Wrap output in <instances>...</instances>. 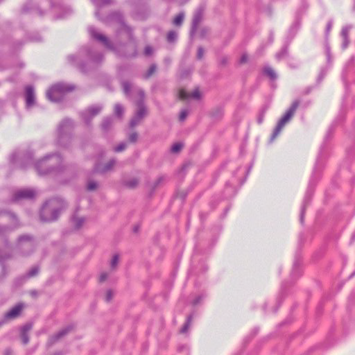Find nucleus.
Segmentation results:
<instances>
[{
	"mask_svg": "<svg viewBox=\"0 0 355 355\" xmlns=\"http://www.w3.org/2000/svg\"><path fill=\"white\" fill-rule=\"evenodd\" d=\"M332 26H333V20L332 19H330L327 24V26H326V30H325V34H326V36H327V35L329 34V33L330 32L331 28H332Z\"/></svg>",
	"mask_w": 355,
	"mask_h": 355,
	"instance_id": "obj_56",
	"label": "nucleus"
},
{
	"mask_svg": "<svg viewBox=\"0 0 355 355\" xmlns=\"http://www.w3.org/2000/svg\"><path fill=\"white\" fill-rule=\"evenodd\" d=\"M40 219L41 221L44 222V202H43L40 207Z\"/></svg>",
	"mask_w": 355,
	"mask_h": 355,
	"instance_id": "obj_52",
	"label": "nucleus"
},
{
	"mask_svg": "<svg viewBox=\"0 0 355 355\" xmlns=\"http://www.w3.org/2000/svg\"><path fill=\"white\" fill-rule=\"evenodd\" d=\"M118 262H119V256L117 254H115L113 256L112 260H111V267L112 268H114L117 264H118Z\"/></svg>",
	"mask_w": 355,
	"mask_h": 355,
	"instance_id": "obj_51",
	"label": "nucleus"
},
{
	"mask_svg": "<svg viewBox=\"0 0 355 355\" xmlns=\"http://www.w3.org/2000/svg\"><path fill=\"white\" fill-rule=\"evenodd\" d=\"M184 19V12H180L176 17L174 18L173 21V24L176 26H180Z\"/></svg>",
	"mask_w": 355,
	"mask_h": 355,
	"instance_id": "obj_36",
	"label": "nucleus"
},
{
	"mask_svg": "<svg viewBox=\"0 0 355 355\" xmlns=\"http://www.w3.org/2000/svg\"><path fill=\"white\" fill-rule=\"evenodd\" d=\"M35 150L31 148H17L8 156V167L11 171L26 170L33 165L39 175L44 174V158L33 162Z\"/></svg>",
	"mask_w": 355,
	"mask_h": 355,
	"instance_id": "obj_4",
	"label": "nucleus"
},
{
	"mask_svg": "<svg viewBox=\"0 0 355 355\" xmlns=\"http://www.w3.org/2000/svg\"><path fill=\"white\" fill-rule=\"evenodd\" d=\"M248 57L246 53H243L240 60H239V64H244L248 61Z\"/></svg>",
	"mask_w": 355,
	"mask_h": 355,
	"instance_id": "obj_59",
	"label": "nucleus"
},
{
	"mask_svg": "<svg viewBox=\"0 0 355 355\" xmlns=\"http://www.w3.org/2000/svg\"><path fill=\"white\" fill-rule=\"evenodd\" d=\"M166 40L168 43H174L178 40V33L175 31H170L167 33Z\"/></svg>",
	"mask_w": 355,
	"mask_h": 355,
	"instance_id": "obj_37",
	"label": "nucleus"
},
{
	"mask_svg": "<svg viewBox=\"0 0 355 355\" xmlns=\"http://www.w3.org/2000/svg\"><path fill=\"white\" fill-rule=\"evenodd\" d=\"M75 89L76 86L73 84L59 82L49 89L46 96L51 101L60 103L63 101L67 93L72 92Z\"/></svg>",
	"mask_w": 355,
	"mask_h": 355,
	"instance_id": "obj_7",
	"label": "nucleus"
},
{
	"mask_svg": "<svg viewBox=\"0 0 355 355\" xmlns=\"http://www.w3.org/2000/svg\"><path fill=\"white\" fill-rule=\"evenodd\" d=\"M35 238L31 234L20 235L16 244V252L22 257H28L33 253L37 246Z\"/></svg>",
	"mask_w": 355,
	"mask_h": 355,
	"instance_id": "obj_8",
	"label": "nucleus"
},
{
	"mask_svg": "<svg viewBox=\"0 0 355 355\" xmlns=\"http://www.w3.org/2000/svg\"><path fill=\"white\" fill-rule=\"evenodd\" d=\"M76 122L69 117H65L58 124L56 128V144L62 148H69L74 139Z\"/></svg>",
	"mask_w": 355,
	"mask_h": 355,
	"instance_id": "obj_6",
	"label": "nucleus"
},
{
	"mask_svg": "<svg viewBox=\"0 0 355 355\" xmlns=\"http://www.w3.org/2000/svg\"><path fill=\"white\" fill-rule=\"evenodd\" d=\"M266 107H263L259 114V116H258V118H257V123L259 124H261L262 123L263 121V118H264V115H265V113H266Z\"/></svg>",
	"mask_w": 355,
	"mask_h": 355,
	"instance_id": "obj_47",
	"label": "nucleus"
},
{
	"mask_svg": "<svg viewBox=\"0 0 355 355\" xmlns=\"http://www.w3.org/2000/svg\"><path fill=\"white\" fill-rule=\"evenodd\" d=\"M223 115V108L222 107H217L212 112V116L216 119H220Z\"/></svg>",
	"mask_w": 355,
	"mask_h": 355,
	"instance_id": "obj_39",
	"label": "nucleus"
},
{
	"mask_svg": "<svg viewBox=\"0 0 355 355\" xmlns=\"http://www.w3.org/2000/svg\"><path fill=\"white\" fill-rule=\"evenodd\" d=\"M331 69V67H328V66H323L320 68V73L316 79V83L318 85L320 84L324 77L327 76L328 71Z\"/></svg>",
	"mask_w": 355,
	"mask_h": 355,
	"instance_id": "obj_29",
	"label": "nucleus"
},
{
	"mask_svg": "<svg viewBox=\"0 0 355 355\" xmlns=\"http://www.w3.org/2000/svg\"><path fill=\"white\" fill-rule=\"evenodd\" d=\"M290 44V42L284 41L283 46L282 47L281 50L279 52H277L275 55V58L277 60H281L282 59L289 57L288 47Z\"/></svg>",
	"mask_w": 355,
	"mask_h": 355,
	"instance_id": "obj_26",
	"label": "nucleus"
},
{
	"mask_svg": "<svg viewBox=\"0 0 355 355\" xmlns=\"http://www.w3.org/2000/svg\"><path fill=\"white\" fill-rule=\"evenodd\" d=\"M325 54H326V66L328 67H332L333 65V58L331 53L330 46L328 44H325Z\"/></svg>",
	"mask_w": 355,
	"mask_h": 355,
	"instance_id": "obj_33",
	"label": "nucleus"
},
{
	"mask_svg": "<svg viewBox=\"0 0 355 355\" xmlns=\"http://www.w3.org/2000/svg\"><path fill=\"white\" fill-rule=\"evenodd\" d=\"M343 41L342 43V48L343 49H345L348 46L349 41V38H343Z\"/></svg>",
	"mask_w": 355,
	"mask_h": 355,
	"instance_id": "obj_62",
	"label": "nucleus"
},
{
	"mask_svg": "<svg viewBox=\"0 0 355 355\" xmlns=\"http://www.w3.org/2000/svg\"><path fill=\"white\" fill-rule=\"evenodd\" d=\"M156 69H157L156 64H152L150 66L149 69H148L146 73L144 75V78L146 79L150 78L153 74V73L155 71Z\"/></svg>",
	"mask_w": 355,
	"mask_h": 355,
	"instance_id": "obj_43",
	"label": "nucleus"
},
{
	"mask_svg": "<svg viewBox=\"0 0 355 355\" xmlns=\"http://www.w3.org/2000/svg\"><path fill=\"white\" fill-rule=\"evenodd\" d=\"M114 117L107 116L102 121L101 128L103 131H108L113 123Z\"/></svg>",
	"mask_w": 355,
	"mask_h": 355,
	"instance_id": "obj_31",
	"label": "nucleus"
},
{
	"mask_svg": "<svg viewBox=\"0 0 355 355\" xmlns=\"http://www.w3.org/2000/svg\"><path fill=\"white\" fill-rule=\"evenodd\" d=\"M87 187L89 191H93L97 188V184L96 182L92 181L87 184Z\"/></svg>",
	"mask_w": 355,
	"mask_h": 355,
	"instance_id": "obj_55",
	"label": "nucleus"
},
{
	"mask_svg": "<svg viewBox=\"0 0 355 355\" xmlns=\"http://www.w3.org/2000/svg\"><path fill=\"white\" fill-rule=\"evenodd\" d=\"M46 175L51 172L60 173L64 170L63 158L60 153L46 155Z\"/></svg>",
	"mask_w": 355,
	"mask_h": 355,
	"instance_id": "obj_14",
	"label": "nucleus"
},
{
	"mask_svg": "<svg viewBox=\"0 0 355 355\" xmlns=\"http://www.w3.org/2000/svg\"><path fill=\"white\" fill-rule=\"evenodd\" d=\"M51 3V12L53 19H59L67 17L73 12L71 6L65 4L61 0H49Z\"/></svg>",
	"mask_w": 355,
	"mask_h": 355,
	"instance_id": "obj_13",
	"label": "nucleus"
},
{
	"mask_svg": "<svg viewBox=\"0 0 355 355\" xmlns=\"http://www.w3.org/2000/svg\"><path fill=\"white\" fill-rule=\"evenodd\" d=\"M126 148V143L125 142H121L115 147H114L113 150L115 153H119L125 150Z\"/></svg>",
	"mask_w": 355,
	"mask_h": 355,
	"instance_id": "obj_45",
	"label": "nucleus"
},
{
	"mask_svg": "<svg viewBox=\"0 0 355 355\" xmlns=\"http://www.w3.org/2000/svg\"><path fill=\"white\" fill-rule=\"evenodd\" d=\"M87 116V119L88 120H87L83 116H80L81 119L84 121L85 125H87V126H89L90 123H91V121H92L93 118H92V116H91V114H88Z\"/></svg>",
	"mask_w": 355,
	"mask_h": 355,
	"instance_id": "obj_53",
	"label": "nucleus"
},
{
	"mask_svg": "<svg viewBox=\"0 0 355 355\" xmlns=\"http://www.w3.org/2000/svg\"><path fill=\"white\" fill-rule=\"evenodd\" d=\"M134 91L137 94L139 98L136 101L137 110L130 121L131 128L136 126L147 114V108L144 103V91L140 88H134Z\"/></svg>",
	"mask_w": 355,
	"mask_h": 355,
	"instance_id": "obj_10",
	"label": "nucleus"
},
{
	"mask_svg": "<svg viewBox=\"0 0 355 355\" xmlns=\"http://www.w3.org/2000/svg\"><path fill=\"white\" fill-rule=\"evenodd\" d=\"M182 147H183V144L182 143H180V142L175 143L172 145V146L171 148V151L173 153H178L181 150Z\"/></svg>",
	"mask_w": 355,
	"mask_h": 355,
	"instance_id": "obj_42",
	"label": "nucleus"
},
{
	"mask_svg": "<svg viewBox=\"0 0 355 355\" xmlns=\"http://www.w3.org/2000/svg\"><path fill=\"white\" fill-rule=\"evenodd\" d=\"M300 104V101L298 100H295L293 102L289 108L286 110L285 114L282 116V118L278 121L276 127L275 128L270 137L269 141L272 143L276 137L280 134L282 130L284 127L286 123H288L293 116L294 115L296 110L297 109Z\"/></svg>",
	"mask_w": 355,
	"mask_h": 355,
	"instance_id": "obj_11",
	"label": "nucleus"
},
{
	"mask_svg": "<svg viewBox=\"0 0 355 355\" xmlns=\"http://www.w3.org/2000/svg\"><path fill=\"white\" fill-rule=\"evenodd\" d=\"M23 308L24 304L22 303L17 304L10 311L4 313L3 318L1 320L3 322V324H5L9 320L17 318L20 315Z\"/></svg>",
	"mask_w": 355,
	"mask_h": 355,
	"instance_id": "obj_19",
	"label": "nucleus"
},
{
	"mask_svg": "<svg viewBox=\"0 0 355 355\" xmlns=\"http://www.w3.org/2000/svg\"><path fill=\"white\" fill-rule=\"evenodd\" d=\"M227 62H228V58L226 56H224L220 59L219 63L221 66H225L227 63Z\"/></svg>",
	"mask_w": 355,
	"mask_h": 355,
	"instance_id": "obj_61",
	"label": "nucleus"
},
{
	"mask_svg": "<svg viewBox=\"0 0 355 355\" xmlns=\"http://www.w3.org/2000/svg\"><path fill=\"white\" fill-rule=\"evenodd\" d=\"M67 207V202L61 198H53L46 202V212L48 211V216L46 215V222L56 220Z\"/></svg>",
	"mask_w": 355,
	"mask_h": 355,
	"instance_id": "obj_9",
	"label": "nucleus"
},
{
	"mask_svg": "<svg viewBox=\"0 0 355 355\" xmlns=\"http://www.w3.org/2000/svg\"><path fill=\"white\" fill-rule=\"evenodd\" d=\"M352 28L351 26H346L342 28L341 36L343 38H349L348 35L349 30Z\"/></svg>",
	"mask_w": 355,
	"mask_h": 355,
	"instance_id": "obj_46",
	"label": "nucleus"
},
{
	"mask_svg": "<svg viewBox=\"0 0 355 355\" xmlns=\"http://www.w3.org/2000/svg\"><path fill=\"white\" fill-rule=\"evenodd\" d=\"M30 295L33 297H37L38 295V291H36V290H32L30 291Z\"/></svg>",
	"mask_w": 355,
	"mask_h": 355,
	"instance_id": "obj_63",
	"label": "nucleus"
},
{
	"mask_svg": "<svg viewBox=\"0 0 355 355\" xmlns=\"http://www.w3.org/2000/svg\"><path fill=\"white\" fill-rule=\"evenodd\" d=\"M73 325H68L64 329H61L58 334L51 337L49 340V345H52L54 342L58 340V339L62 338L64 336L67 334L69 331L73 329Z\"/></svg>",
	"mask_w": 355,
	"mask_h": 355,
	"instance_id": "obj_27",
	"label": "nucleus"
},
{
	"mask_svg": "<svg viewBox=\"0 0 355 355\" xmlns=\"http://www.w3.org/2000/svg\"><path fill=\"white\" fill-rule=\"evenodd\" d=\"M135 17L140 20L146 19L150 15L148 4L143 0H131Z\"/></svg>",
	"mask_w": 355,
	"mask_h": 355,
	"instance_id": "obj_16",
	"label": "nucleus"
},
{
	"mask_svg": "<svg viewBox=\"0 0 355 355\" xmlns=\"http://www.w3.org/2000/svg\"><path fill=\"white\" fill-rule=\"evenodd\" d=\"M202 18V10L198 9L193 15L192 19V24L190 30L191 35H193L198 29V25L200 23Z\"/></svg>",
	"mask_w": 355,
	"mask_h": 355,
	"instance_id": "obj_25",
	"label": "nucleus"
},
{
	"mask_svg": "<svg viewBox=\"0 0 355 355\" xmlns=\"http://www.w3.org/2000/svg\"><path fill=\"white\" fill-rule=\"evenodd\" d=\"M347 158L340 166L338 169V175H348L347 172L349 171V159L355 155V150L353 148H350L347 150Z\"/></svg>",
	"mask_w": 355,
	"mask_h": 355,
	"instance_id": "obj_20",
	"label": "nucleus"
},
{
	"mask_svg": "<svg viewBox=\"0 0 355 355\" xmlns=\"http://www.w3.org/2000/svg\"><path fill=\"white\" fill-rule=\"evenodd\" d=\"M22 12L26 13L29 11L37 12L40 15H42V10L40 8L39 3L35 0H28V2L23 6Z\"/></svg>",
	"mask_w": 355,
	"mask_h": 355,
	"instance_id": "obj_24",
	"label": "nucleus"
},
{
	"mask_svg": "<svg viewBox=\"0 0 355 355\" xmlns=\"http://www.w3.org/2000/svg\"><path fill=\"white\" fill-rule=\"evenodd\" d=\"M138 184V179H129L128 181L124 182V184L129 189L135 188Z\"/></svg>",
	"mask_w": 355,
	"mask_h": 355,
	"instance_id": "obj_40",
	"label": "nucleus"
},
{
	"mask_svg": "<svg viewBox=\"0 0 355 355\" xmlns=\"http://www.w3.org/2000/svg\"><path fill=\"white\" fill-rule=\"evenodd\" d=\"M192 318H193V314H191L187 317L185 324L180 329V333L185 334L187 332V331L191 325Z\"/></svg>",
	"mask_w": 355,
	"mask_h": 355,
	"instance_id": "obj_38",
	"label": "nucleus"
},
{
	"mask_svg": "<svg viewBox=\"0 0 355 355\" xmlns=\"http://www.w3.org/2000/svg\"><path fill=\"white\" fill-rule=\"evenodd\" d=\"M71 65L77 67L81 72L87 73L98 67L103 61L104 55L91 45L80 47L76 54L67 57Z\"/></svg>",
	"mask_w": 355,
	"mask_h": 355,
	"instance_id": "obj_3",
	"label": "nucleus"
},
{
	"mask_svg": "<svg viewBox=\"0 0 355 355\" xmlns=\"http://www.w3.org/2000/svg\"><path fill=\"white\" fill-rule=\"evenodd\" d=\"M40 266L36 265L33 266L25 274L17 277L15 279V284L16 286H19L26 282L29 279L36 277L40 272Z\"/></svg>",
	"mask_w": 355,
	"mask_h": 355,
	"instance_id": "obj_18",
	"label": "nucleus"
},
{
	"mask_svg": "<svg viewBox=\"0 0 355 355\" xmlns=\"http://www.w3.org/2000/svg\"><path fill=\"white\" fill-rule=\"evenodd\" d=\"M121 85L123 87V90L124 94L130 97L132 90V85L130 82L128 80H123L121 82Z\"/></svg>",
	"mask_w": 355,
	"mask_h": 355,
	"instance_id": "obj_32",
	"label": "nucleus"
},
{
	"mask_svg": "<svg viewBox=\"0 0 355 355\" xmlns=\"http://www.w3.org/2000/svg\"><path fill=\"white\" fill-rule=\"evenodd\" d=\"M2 216H8L14 222L18 221L17 215L10 211H0V217ZM11 230L10 227L0 226V282L8 275L5 261L12 257L11 245L6 236V232Z\"/></svg>",
	"mask_w": 355,
	"mask_h": 355,
	"instance_id": "obj_5",
	"label": "nucleus"
},
{
	"mask_svg": "<svg viewBox=\"0 0 355 355\" xmlns=\"http://www.w3.org/2000/svg\"><path fill=\"white\" fill-rule=\"evenodd\" d=\"M24 99L25 101V110L28 112H34L42 110V107L38 103L35 87L32 85L24 87Z\"/></svg>",
	"mask_w": 355,
	"mask_h": 355,
	"instance_id": "obj_12",
	"label": "nucleus"
},
{
	"mask_svg": "<svg viewBox=\"0 0 355 355\" xmlns=\"http://www.w3.org/2000/svg\"><path fill=\"white\" fill-rule=\"evenodd\" d=\"M310 198H311V194L308 192V193H306V196L304 197V201H303V205H302V209H301L300 222L302 223H303V220H304L305 207L309 204V202L310 201Z\"/></svg>",
	"mask_w": 355,
	"mask_h": 355,
	"instance_id": "obj_35",
	"label": "nucleus"
},
{
	"mask_svg": "<svg viewBox=\"0 0 355 355\" xmlns=\"http://www.w3.org/2000/svg\"><path fill=\"white\" fill-rule=\"evenodd\" d=\"M188 114L189 112L187 110H182L180 113L179 120L180 121H184L186 119Z\"/></svg>",
	"mask_w": 355,
	"mask_h": 355,
	"instance_id": "obj_49",
	"label": "nucleus"
},
{
	"mask_svg": "<svg viewBox=\"0 0 355 355\" xmlns=\"http://www.w3.org/2000/svg\"><path fill=\"white\" fill-rule=\"evenodd\" d=\"M200 96H201V94H200V92H199L198 89H195L192 93H191V97L195 98V99H200Z\"/></svg>",
	"mask_w": 355,
	"mask_h": 355,
	"instance_id": "obj_57",
	"label": "nucleus"
},
{
	"mask_svg": "<svg viewBox=\"0 0 355 355\" xmlns=\"http://www.w3.org/2000/svg\"><path fill=\"white\" fill-rule=\"evenodd\" d=\"M263 73L267 76L271 80H275L277 78V73L270 66H266L263 67Z\"/></svg>",
	"mask_w": 355,
	"mask_h": 355,
	"instance_id": "obj_30",
	"label": "nucleus"
},
{
	"mask_svg": "<svg viewBox=\"0 0 355 355\" xmlns=\"http://www.w3.org/2000/svg\"><path fill=\"white\" fill-rule=\"evenodd\" d=\"M91 1L96 7L95 15L96 18L105 24L111 22L120 24L121 28L116 31V36H119L121 31H123L127 34L128 41L125 43L118 42L114 43L92 25L87 27V31L90 38L101 43L107 49L112 51L119 57L123 58H135L137 55V41L134 36L133 28L126 24L122 13L119 11H114L110 12L106 17H103L101 15V9L104 6L112 4L114 1L91 0Z\"/></svg>",
	"mask_w": 355,
	"mask_h": 355,
	"instance_id": "obj_1",
	"label": "nucleus"
},
{
	"mask_svg": "<svg viewBox=\"0 0 355 355\" xmlns=\"http://www.w3.org/2000/svg\"><path fill=\"white\" fill-rule=\"evenodd\" d=\"M303 14V11L299 9L296 12V16L294 22L288 29L287 35L284 41L291 43L293 38L295 37L297 31H299L301 25V16Z\"/></svg>",
	"mask_w": 355,
	"mask_h": 355,
	"instance_id": "obj_17",
	"label": "nucleus"
},
{
	"mask_svg": "<svg viewBox=\"0 0 355 355\" xmlns=\"http://www.w3.org/2000/svg\"><path fill=\"white\" fill-rule=\"evenodd\" d=\"M103 110V105L101 104H94L89 106L87 109L79 112L80 116H83L84 118L87 119V114H91V116L94 118L98 115Z\"/></svg>",
	"mask_w": 355,
	"mask_h": 355,
	"instance_id": "obj_22",
	"label": "nucleus"
},
{
	"mask_svg": "<svg viewBox=\"0 0 355 355\" xmlns=\"http://www.w3.org/2000/svg\"><path fill=\"white\" fill-rule=\"evenodd\" d=\"M33 328V323L27 322L20 327V338L24 345H26L29 342L28 333Z\"/></svg>",
	"mask_w": 355,
	"mask_h": 355,
	"instance_id": "obj_23",
	"label": "nucleus"
},
{
	"mask_svg": "<svg viewBox=\"0 0 355 355\" xmlns=\"http://www.w3.org/2000/svg\"><path fill=\"white\" fill-rule=\"evenodd\" d=\"M354 64V58L352 57L349 61L345 64L342 71V80L345 87V94L343 99L342 109L339 112L338 116L333 121L329 126L322 143L319 152L316 158V161L312 172V178H319L323 173L325 168L327 161L330 156V147L329 141L333 137V134L336 127L343 123L345 119V112L347 107V101H354L353 97H350L347 93V71L349 69L352 68Z\"/></svg>",
	"mask_w": 355,
	"mask_h": 355,
	"instance_id": "obj_2",
	"label": "nucleus"
},
{
	"mask_svg": "<svg viewBox=\"0 0 355 355\" xmlns=\"http://www.w3.org/2000/svg\"><path fill=\"white\" fill-rule=\"evenodd\" d=\"M153 52V49L150 46H146L144 49V55L146 56H150Z\"/></svg>",
	"mask_w": 355,
	"mask_h": 355,
	"instance_id": "obj_54",
	"label": "nucleus"
},
{
	"mask_svg": "<svg viewBox=\"0 0 355 355\" xmlns=\"http://www.w3.org/2000/svg\"><path fill=\"white\" fill-rule=\"evenodd\" d=\"M164 62L166 65H169L171 62V60L169 57H166L164 60Z\"/></svg>",
	"mask_w": 355,
	"mask_h": 355,
	"instance_id": "obj_64",
	"label": "nucleus"
},
{
	"mask_svg": "<svg viewBox=\"0 0 355 355\" xmlns=\"http://www.w3.org/2000/svg\"><path fill=\"white\" fill-rule=\"evenodd\" d=\"M116 164L115 159H110L107 163H98L94 166V170L101 174H105L112 171Z\"/></svg>",
	"mask_w": 355,
	"mask_h": 355,
	"instance_id": "obj_21",
	"label": "nucleus"
},
{
	"mask_svg": "<svg viewBox=\"0 0 355 355\" xmlns=\"http://www.w3.org/2000/svg\"><path fill=\"white\" fill-rule=\"evenodd\" d=\"M204 53L205 49H203V47L199 46L197 50L196 58L198 60H201L204 56Z\"/></svg>",
	"mask_w": 355,
	"mask_h": 355,
	"instance_id": "obj_48",
	"label": "nucleus"
},
{
	"mask_svg": "<svg viewBox=\"0 0 355 355\" xmlns=\"http://www.w3.org/2000/svg\"><path fill=\"white\" fill-rule=\"evenodd\" d=\"M234 182L228 181L225 184V192L228 195H234L237 191L235 188H232V186L234 185L238 182V179H233Z\"/></svg>",
	"mask_w": 355,
	"mask_h": 355,
	"instance_id": "obj_34",
	"label": "nucleus"
},
{
	"mask_svg": "<svg viewBox=\"0 0 355 355\" xmlns=\"http://www.w3.org/2000/svg\"><path fill=\"white\" fill-rule=\"evenodd\" d=\"M128 139L131 143H135L138 139V134L136 132H132L128 137Z\"/></svg>",
	"mask_w": 355,
	"mask_h": 355,
	"instance_id": "obj_50",
	"label": "nucleus"
},
{
	"mask_svg": "<svg viewBox=\"0 0 355 355\" xmlns=\"http://www.w3.org/2000/svg\"><path fill=\"white\" fill-rule=\"evenodd\" d=\"M112 297H113L112 291L111 290H108L106 293L105 300L107 302H110L112 299Z\"/></svg>",
	"mask_w": 355,
	"mask_h": 355,
	"instance_id": "obj_60",
	"label": "nucleus"
},
{
	"mask_svg": "<svg viewBox=\"0 0 355 355\" xmlns=\"http://www.w3.org/2000/svg\"><path fill=\"white\" fill-rule=\"evenodd\" d=\"M107 277H108V274L107 272H102L99 277V282H105L107 279Z\"/></svg>",
	"mask_w": 355,
	"mask_h": 355,
	"instance_id": "obj_58",
	"label": "nucleus"
},
{
	"mask_svg": "<svg viewBox=\"0 0 355 355\" xmlns=\"http://www.w3.org/2000/svg\"><path fill=\"white\" fill-rule=\"evenodd\" d=\"M75 229H80L84 224L85 218L84 217H78L76 214H73L71 218Z\"/></svg>",
	"mask_w": 355,
	"mask_h": 355,
	"instance_id": "obj_28",
	"label": "nucleus"
},
{
	"mask_svg": "<svg viewBox=\"0 0 355 355\" xmlns=\"http://www.w3.org/2000/svg\"><path fill=\"white\" fill-rule=\"evenodd\" d=\"M37 192V190L32 188H21L17 189L12 193L10 200L12 202H21L24 200L33 201Z\"/></svg>",
	"mask_w": 355,
	"mask_h": 355,
	"instance_id": "obj_15",
	"label": "nucleus"
},
{
	"mask_svg": "<svg viewBox=\"0 0 355 355\" xmlns=\"http://www.w3.org/2000/svg\"><path fill=\"white\" fill-rule=\"evenodd\" d=\"M123 107L121 104L117 103L115 105L114 114L117 117L121 118L123 114Z\"/></svg>",
	"mask_w": 355,
	"mask_h": 355,
	"instance_id": "obj_41",
	"label": "nucleus"
},
{
	"mask_svg": "<svg viewBox=\"0 0 355 355\" xmlns=\"http://www.w3.org/2000/svg\"><path fill=\"white\" fill-rule=\"evenodd\" d=\"M206 297V295L204 294V293H201L200 295H198L197 297H196V298L192 301V304L194 305V306H196L199 304H200V302L205 298Z\"/></svg>",
	"mask_w": 355,
	"mask_h": 355,
	"instance_id": "obj_44",
	"label": "nucleus"
}]
</instances>
